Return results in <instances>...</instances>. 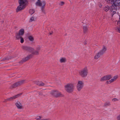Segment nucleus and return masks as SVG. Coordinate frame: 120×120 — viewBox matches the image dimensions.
I'll return each mask as SVG.
<instances>
[{"mask_svg": "<svg viewBox=\"0 0 120 120\" xmlns=\"http://www.w3.org/2000/svg\"><path fill=\"white\" fill-rule=\"evenodd\" d=\"M36 19V18L35 17H34L33 16L30 18L29 22H31L33 21H34Z\"/></svg>", "mask_w": 120, "mask_h": 120, "instance_id": "21", "label": "nucleus"}, {"mask_svg": "<svg viewBox=\"0 0 120 120\" xmlns=\"http://www.w3.org/2000/svg\"><path fill=\"white\" fill-rule=\"evenodd\" d=\"M103 55L101 53V52L99 51L96 54L94 57V58L95 59H98L99 58L102 56Z\"/></svg>", "mask_w": 120, "mask_h": 120, "instance_id": "12", "label": "nucleus"}, {"mask_svg": "<svg viewBox=\"0 0 120 120\" xmlns=\"http://www.w3.org/2000/svg\"><path fill=\"white\" fill-rule=\"evenodd\" d=\"M65 89L69 93L72 92L74 88V87L73 85L71 83H68L65 86Z\"/></svg>", "mask_w": 120, "mask_h": 120, "instance_id": "4", "label": "nucleus"}, {"mask_svg": "<svg viewBox=\"0 0 120 120\" xmlns=\"http://www.w3.org/2000/svg\"><path fill=\"white\" fill-rule=\"evenodd\" d=\"M34 10L33 9H31L29 11V13L31 15L33 14L34 12Z\"/></svg>", "mask_w": 120, "mask_h": 120, "instance_id": "23", "label": "nucleus"}, {"mask_svg": "<svg viewBox=\"0 0 120 120\" xmlns=\"http://www.w3.org/2000/svg\"><path fill=\"white\" fill-rule=\"evenodd\" d=\"M41 3L42 4V6L41 7V9H42L44 8V7L45 6V1H44L43 2H42Z\"/></svg>", "mask_w": 120, "mask_h": 120, "instance_id": "25", "label": "nucleus"}, {"mask_svg": "<svg viewBox=\"0 0 120 120\" xmlns=\"http://www.w3.org/2000/svg\"><path fill=\"white\" fill-rule=\"evenodd\" d=\"M1 22H2V23H3V21H2Z\"/></svg>", "mask_w": 120, "mask_h": 120, "instance_id": "37", "label": "nucleus"}, {"mask_svg": "<svg viewBox=\"0 0 120 120\" xmlns=\"http://www.w3.org/2000/svg\"><path fill=\"white\" fill-rule=\"evenodd\" d=\"M26 82V80H20L14 83L12 86V87L13 88H15L18 86L22 85L25 83Z\"/></svg>", "mask_w": 120, "mask_h": 120, "instance_id": "6", "label": "nucleus"}, {"mask_svg": "<svg viewBox=\"0 0 120 120\" xmlns=\"http://www.w3.org/2000/svg\"><path fill=\"white\" fill-rule=\"evenodd\" d=\"M83 31L84 33H86L87 30V27L86 26H84L83 27Z\"/></svg>", "mask_w": 120, "mask_h": 120, "instance_id": "22", "label": "nucleus"}, {"mask_svg": "<svg viewBox=\"0 0 120 120\" xmlns=\"http://www.w3.org/2000/svg\"><path fill=\"white\" fill-rule=\"evenodd\" d=\"M84 83L82 81H78L77 87L78 91H80L83 87Z\"/></svg>", "mask_w": 120, "mask_h": 120, "instance_id": "7", "label": "nucleus"}, {"mask_svg": "<svg viewBox=\"0 0 120 120\" xmlns=\"http://www.w3.org/2000/svg\"><path fill=\"white\" fill-rule=\"evenodd\" d=\"M20 42L21 43H23L24 42V39L22 37L20 38Z\"/></svg>", "mask_w": 120, "mask_h": 120, "instance_id": "30", "label": "nucleus"}, {"mask_svg": "<svg viewBox=\"0 0 120 120\" xmlns=\"http://www.w3.org/2000/svg\"><path fill=\"white\" fill-rule=\"evenodd\" d=\"M111 105L110 102V101H108L106 102L104 105V106L105 107L109 106Z\"/></svg>", "mask_w": 120, "mask_h": 120, "instance_id": "16", "label": "nucleus"}, {"mask_svg": "<svg viewBox=\"0 0 120 120\" xmlns=\"http://www.w3.org/2000/svg\"><path fill=\"white\" fill-rule=\"evenodd\" d=\"M32 55H30L29 56H28L26 57L24 59H23L20 62V63H22L24 62L25 61L29 59L32 56Z\"/></svg>", "mask_w": 120, "mask_h": 120, "instance_id": "11", "label": "nucleus"}, {"mask_svg": "<svg viewBox=\"0 0 120 120\" xmlns=\"http://www.w3.org/2000/svg\"><path fill=\"white\" fill-rule=\"evenodd\" d=\"M88 73L87 68L85 67L79 72V73L80 75L82 77H86Z\"/></svg>", "mask_w": 120, "mask_h": 120, "instance_id": "5", "label": "nucleus"}, {"mask_svg": "<svg viewBox=\"0 0 120 120\" xmlns=\"http://www.w3.org/2000/svg\"><path fill=\"white\" fill-rule=\"evenodd\" d=\"M119 100L118 99L116 98H113L112 99V101H118Z\"/></svg>", "mask_w": 120, "mask_h": 120, "instance_id": "29", "label": "nucleus"}, {"mask_svg": "<svg viewBox=\"0 0 120 120\" xmlns=\"http://www.w3.org/2000/svg\"><path fill=\"white\" fill-rule=\"evenodd\" d=\"M40 46H39L37 49V50L34 52V49L33 48L28 47L26 46H24L23 47V48L25 50L31 52L33 54L37 55L39 54V50L40 49Z\"/></svg>", "mask_w": 120, "mask_h": 120, "instance_id": "2", "label": "nucleus"}, {"mask_svg": "<svg viewBox=\"0 0 120 120\" xmlns=\"http://www.w3.org/2000/svg\"><path fill=\"white\" fill-rule=\"evenodd\" d=\"M22 94V93H20L19 94H17L16 95L13 96L12 97H10L9 98H7L6 99H5L4 101V102H6L8 101H11L13 100V99H15V98L19 97Z\"/></svg>", "mask_w": 120, "mask_h": 120, "instance_id": "9", "label": "nucleus"}, {"mask_svg": "<svg viewBox=\"0 0 120 120\" xmlns=\"http://www.w3.org/2000/svg\"><path fill=\"white\" fill-rule=\"evenodd\" d=\"M106 80V78L105 76L102 78L100 80L101 81H103Z\"/></svg>", "mask_w": 120, "mask_h": 120, "instance_id": "26", "label": "nucleus"}, {"mask_svg": "<svg viewBox=\"0 0 120 120\" xmlns=\"http://www.w3.org/2000/svg\"><path fill=\"white\" fill-rule=\"evenodd\" d=\"M24 29H22L19 30V33H18L20 35L22 36L24 34Z\"/></svg>", "mask_w": 120, "mask_h": 120, "instance_id": "18", "label": "nucleus"}, {"mask_svg": "<svg viewBox=\"0 0 120 120\" xmlns=\"http://www.w3.org/2000/svg\"><path fill=\"white\" fill-rule=\"evenodd\" d=\"M107 50V48L106 47L103 46L101 50L100 51L102 54L103 55Z\"/></svg>", "mask_w": 120, "mask_h": 120, "instance_id": "13", "label": "nucleus"}, {"mask_svg": "<svg viewBox=\"0 0 120 120\" xmlns=\"http://www.w3.org/2000/svg\"><path fill=\"white\" fill-rule=\"evenodd\" d=\"M15 105L18 109H21L22 108V105L19 102H16Z\"/></svg>", "mask_w": 120, "mask_h": 120, "instance_id": "14", "label": "nucleus"}, {"mask_svg": "<svg viewBox=\"0 0 120 120\" xmlns=\"http://www.w3.org/2000/svg\"><path fill=\"white\" fill-rule=\"evenodd\" d=\"M26 1V0H19V5L17 7V12H18L23 9L25 6Z\"/></svg>", "mask_w": 120, "mask_h": 120, "instance_id": "3", "label": "nucleus"}, {"mask_svg": "<svg viewBox=\"0 0 120 120\" xmlns=\"http://www.w3.org/2000/svg\"><path fill=\"white\" fill-rule=\"evenodd\" d=\"M60 61L61 63H64L66 61V59L65 58H61L60 59Z\"/></svg>", "mask_w": 120, "mask_h": 120, "instance_id": "17", "label": "nucleus"}, {"mask_svg": "<svg viewBox=\"0 0 120 120\" xmlns=\"http://www.w3.org/2000/svg\"><path fill=\"white\" fill-rule=\"evenodd\" d=\"M28 38L29 40L30 41H33L34 40V38L31 35L29 36H28Z\"/></svg>", "mask_w": 120, "mask_h": 120, "instance_id": "20", "label": "nucleus"}, {"mask_svg": "<svg viewBox=\"0 0 120 120\" xmlns=\"http://www.w3.org/2000/svg\"><path fill=\"white\" fill-rule=\"evenodd\" d=\"M52 34V33H50V34L51 35Z\"/></svg>", "mask_w": 120, "mask_h": 120, "instance_id": "36", "label": "nucleus"}, {"mask_svg": "<svg viewBox=\"0 0 120 120\" xmlns=\"http://www.w3.org/2000/svg\"><path fill=\"white\" fill-rule=\"evenodd\" d=\"M51 94L53 96L57 97H61L62 95L61 93L56 90H52Z\"/></svg>", "mask_w": 120, "mask_h": 120, "instance_id": "8", "label": "nucleus"}, {"mask_svg": "<svg viewBox=\"0 0 120 120\" xmlns=\"http://www.w3.org/2000/svg\"><path fill=\"white\" fill-rule=\"evenodd\" d=\"M109 7L108 5H106L104 8L103 9L104 11H108L109 9L110 10Z\"/></svg>", "mask_w": 120, "mask_h": 120, "instance_id": "19", "label": "nucleus"}, {"mask_svg": "<svg viewBox=\"0 0 120 120\" xmlns=\"http://www.w3.org/2000/svg\"><path fill=\"white\" fill-rule=\"evenodd\" d=\"M118 77L117 76H115L112 79H111V80L109 81H107V82L108 84L112 82L115 81L117 78Z\"/></svg>", "mask_w": 120, "mask_h": 120, "instance_id": "10", "label": "nucleus"}, {"mask_svg": "<svg viewBox=\"0 0 120 120\" xmlns=\"http://www.w3.org/2000/svg\"><path fill=\"white\" fill-rule=\"evenodd\" d=\"M43 91H42L41 92L39 93V95H43Z\"/></svg>", "mask_w": 120, "mask_h": 120, "instance_id": "32", "label": "nucleus"}, {"mask_svg": "<svg viewBox=\"0 0 120 120\" xmlns=\"http://www.w3.org/2000/svg\"><path fill=\"white\" fill-rule=\"evenodd\" d=\"M16 36L17 39H19L22 37L21 36V35H20L18 33L16 34Z\"/></svg>", "mask_w": 120, "mask_h": 120, "instance_id": "24", "label": "nucleus"}, {"mask_svg": "<svg viewBox=\"0 0 120 120\" xmlns=\"http://www.w3.org/2000/svg\"><path fill=\"white\" fill-rule=\"evenodd\" d=\"M35 83L38 85L41 86H45V84L43 83L41 81H36L35 82Z\"/></svg>", "mask_w": 120, "mask_h": 120, "instance_id": "15", "label": "nucleus"}, {"mask_svg": "<svg viewBox=\"0 0 120 120\" xmlns=\"http://www.w3.org/2000/svg\"><path fill=\"white\" fill-rule=\"evenodd\" d=\"M105 76L107 80H108L111 79V76L110 75H108Z\"/></svg>", "mask_w": 120, "mask_h": 120, "instance_id": "27", "label": "nucleus"}, {"mask_svg": "<svg viewBox=\"0 0 120 120\" xmlns=\"http://www.w3.org/2000/svg\"><path fill=\"white\" fill-rule=\"evenodd\" d=\"M41 118L42 117L41 116H37L35 119L37 120H41Z\"/></svg>", "mask_w": 120, "mask_h": 120, "instance_id": "28", "label": "nucleus"}, {"mask_svg": "<svg viewBox=\"0 0 120 120\" xmlns=\"http://www.w3.org/2000/svg\"><path fill=\"white\" fill-rule=\"evenodd\" d=\"M41 120H49L47 119H41Z\"/></svg>", "mask_w": 120, "mask_h": 120, "instance_id": "34", "label": "nucleus"}, {"mask_svg": "<svg viewBox=\"0 0 120 120\" xmlns=\"http://www.w3.org/2000/svg\"><path fill=\"white\" fill-rule=\"evenodd\" d=\"M117 120H120V114L117 116Z\"/></svg>", "mask_w": 120, "mask_h": 120, "instance_id": "33", "label": "nucleus"}, {"mask_svg": "<svg viewBox=\"0 0 120 120\" xmlns=\"http://www.w3.org/2000/svg\"><path fill=\"white\" fill-rule=\"evenodd\" d=\"M108 3H110L112 5L111 6L110 10L111 12V16L112 17L116 13L117 9V6L120 5V0H106Z\"/></svg>", "mask_w": 120, "mask_h": 120, "instance_id": "1", "label": "nucleus"}, {"mask_svg": "<svg viewBox=\"0 0 120 120\" xmlns=\"http://www.w3.org/2000/svg\"><path fill=\"white\" fill-rule=\"evenodd\" d=\"M102 5L101 4H100L99 5V7H100V8H101V7H102Z\"/></svg>", "mask_w": 120, "mask_h": 120, "instance_id": "35", "label": "nucleus"}, {"mask_svg": "<svg viewBox=\"0 0 120 120\" xmlns=\"http://www.w3.org/2000/svg\"><path fill=\"white\" fill-rule=\"evenodd\" d=\"M64 4V2L63 1L61 2L59 4V5L61 6L63 5Z\"/></svg>", "mask_w": 120, "mask_h": 120, "instance_id": "31", "label": "nucleus"}]
</instances>
